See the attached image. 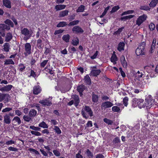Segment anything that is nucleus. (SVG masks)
I'll use <instances>...</instances> for the list:
<instances>
[{
  "mask_svg": "<svg viewBox=\"0 0 158 158\" xmlns=\"http://www.w3.org/2000/svg\"><path fill=\"white\" fill-rule=\"evenodd\" d=\"M86 113H87L90 117L93 116V112L91 109L87 106H85L84 109L81 110V114L83 117L87 119L88 118V116L87 115Z\"/></svg>",
  "mask_w": 158,
  "mask_h": 158,
  "instance_id": "f257e3e1",
  "label": "nucleus"
},
{
  "mask_svg": "<svg viewBox=\"0 0 158 158\" xmlns=\"http://www.w3.org/2000/svg\"><path fill=\"white\" fill-rule=\"evenodd\" d=\"M145 46V43L144 42H142L137 48L135 51V53L137 56L143 55L145 54L144 49Z\"/></svg>",
  "mask_w": 158,
  "mask_h": 158,
  "instance_id": "f03ea898",
  "label": "nucleus"
},
{
  "mask_svg": "<svg viewBox=\"0 0 158 158\" xmlns=\"http://www.w3.org/2000/svg\"><path fill=\"white\" fill-rule=\"evenodd\" d=\"M21 33L22 34L25 35V36L23 38V39L24 40H27L32 36L31 34L30 33L28 29L26 28H24L22 30Z\"/></svg>",
  "mask_w": 158,
  "mask_h": 158,
  "instance_id": "7ed1b4c3",
  "label": "nucleus"
},
{
  "mask_svg": "<svg viewBox=\"0 0 158 158\" xmlns=\"http://www.w3.org/2000/svg\"><path fill=\"white\" fill-rule=\"evenodd\" d=\"M147 18V16L145 14H143L139 17L136 20V24L138 26H140L143 22Z\"/></svg>",
  "mask_w": 158,
  "mask_h": 158,
  "instance_id": "20e7f679",
  "label": "nucleus"
},
{
  "mask_svg": "<svg viewBox=\"0 0 158 158\" xmlns=\"http://www.w3.org/2000/svg\"><path fill=\"white\" fill-rule=\"evenodd\" d=\"M25 52L24 54L26 56L27 55H29L31 53V45L29 43H27L25 44Z\"/></svg>",
  "mask_w": 158,
  "mask_h": 158,
  "instance_id": "39448f33",
  "label": "nucleus"
},
{
  "mask_svg": "<svg viewBox=\"0 0 158 158\" xmlns=\"http://www.w3.org/2000/svg\"><path fill=\"white\" fill-rule=\"evenodd\" d=\"M113 106V104L111 102L107 101L102 103L101 106V109L102 110H105L106 109L111 107Z\"/></svg>",
  "mask_w": 158,
  "mask_h": 158,
  "instance_id": "423d86ee",
  "label": "nucleus"
},
{
  "mask_svg": "<svg viewBox=\"0 0 158 158\" xmlns=\"http://www.w3.org/2000/svg\"><path fill=\"white\" fill-rule=\"evenodd\" d=\"M72 31L76 33H82L84 32L83 29L78 26L74 27L72 29Z\"/></svg>",
  "mask_w": 158,
  "mask_h": 158,
  "instance_id": "0eeeda50",
  "label": "nucleus"
},
{
  "mask_svg": "<svg viewBox=\"0 0 158 158\" xmlns=\"http://www.w3.org/2000/svg\"><path fill=\"white\" fill-rule=\"evenodd\" d=\"M21 123V120L20 118L17 116L15 117L12 120V123L15 125H19Z\"/></svg>",
  "mask_w": 158,
  "mask_h": 158,
  "instance_id": "6e6552de",
  "label": "nucleus"
},
{
  "mask_svg": "<svg viewBox=\"0 0 158 158\" xmlns=\"http://www.w3.org/2000/svg\"><path fill=\"white\" fill-rule=\"evenodd\" d=\"M72 98L74 100L75 102L74 104L75 106L76 107L77 106L80 102V100L78 96L76 94H75L74 95H72Z\"/></svg>",
  "mask_w": 158,
  "mask_h": 158,
  "instance_id": "1a4fd4ad",
  "label": "nucleus"
},
{
  "mask_svg": "<svg viewBox=\"0 0 158 158\" xmlns=\"http://www.w3.org/2000/svg\"><path fill=\"white\" fill-rule=\"evenodd\" d=\"M41 89L39 85L35 86L33 89V93L35 94H38L41 92Z\"/></svg>",
  "mask_w": 158,
  "mask_h": 158,
  "instance_id": "9d476101",
  "label": "nucleus"
},
{
  "mask_svg": "<svg viewBox=\"0 0 158 158\" xmlns=\"http://www.w3.org/2000/svg\"><path fill=\"white\" fill-rule=\"evenodd\" d=\"M86 87L83 85H81L78 86L77 88V90L80 93V94L81 95H82V92L85 89Z\"/></svg>",
  "mask_w": 158,
  "mask_h": 158,
  "instance_id": "9b49d317",
  "label": "nucleus"
},
{
  "mask_svg": "<svg viewBox=\"0 0 158 158\" xmlns=\"http://www.w3.org/2000/svg\"><path fill=\"white\" fill-rule=\"evenodd\" d=\"M39 103L44 106H50L52 104L51 102L47 100L40 101Z\"/></svg>",
  "mask_w": 158,
  "mask_h": 158,
  "instance_id": "f8f14e48",
  "label": "nucleus"
},
{
  "mask_svg": "<svg viewBox=\"0 0 158 158\" xmlns=\"http://www.w3.org/2000/svg\"><path fill=\"white\" fill-rule=\"evenodd\" d=\"M120 60L123 67L124 68H126L127 65V64L124 56L123 55L121 56Z\"/></svg>",
  "mask_w": 158,
  "mask_h": 158,
  "instance_id": "ddd939ff",
  "label": "nucleus"
},
{
  "mask_svg": "<svg viewBox=\"0 0 158 158\" xmlns=\"http://www.w3.org/2000/svg\"><path fill=\"white\" fill-rule=\"evenodd\" d=\"M101 72V70L99 69L93 70L91 71V73L94 76H97L99 75Z\"/></svg>",
  "mask_w": 158,
  "mask_h": 158,
  "instance_id": "4468645a",
  "label": "nucleus"
},
{
  "mask_svg": "<svg viewBox=\"0 0 158 158\" xmlns=\"http://www.w3.org/2000/svg\"><path fill=\"white\" fill-rule=\"evenodd\" d=\"M37 112L35 110L32 109L30 110L29 113V115L30 117H33L36 114Z\"/></svg>",
  "mask_w": 158,
  "mask_h": 158,
  "instance_id": "2eb2a0df",
  "label": "nucleus"
},
{
  "mask_svg": "<svg viewBox=\"0 0 158 158\" xmlns=\"http://www.w3.org/2000/svg\"><path fill=\"white\" fill-rule=\"evenodd\" d=\"M124 46L125 44L123 42H120V43L118 44V50L120 52H121L122 50H124Z\"/></svg>",
  "mask_w": 158,
  "mask_h": 158,
  "instance_id": "dca6fc26",
  "label": "nucleus"
},
{
  "mask_svg": "<svg viewBox=\"0 0 158 158\" xmlns=\"http://www.w3.org/2000/svg\"><path fill=\"white\" fill-rule=\"evenodd\" d=\"M4 121L7 124L10 123V114H6L4 116Z\"/></svg>",
  "mask_w": 158,
  "mask_h": 158,
  "instance_id": "f3484780",
  "label": "nucleus"
},
{
  "mask_svg": "<svg viewBox=\"0 0 158 158\" xmlns=\"http://www.w3.org/2000/svg\"><path fill=\"white\" fill-rule=\"evenodd\" d=\"M69 11L66 10L60 12L59 14V16L60 17H64L68 15Z\"/></svg>",
  "mask_w": 158,
  "mask_h": 158,
  "instance_id": "a211bd4d",
  "label": "nucleus"
},
{
  "mask_svg": "<svg viewBox=\"0 0 158 158\" xmlns=\"http://www.w3.org/2000/svg\"><path fill=\"white\" fill-rule=\"evenodd\" d=\"M66 7V6L64 5H56L55 7V9L56 10H59L63 9H64Z\"/></svg>",
  "mask_w": 158,
  "mask_h": 158,
  "instance_id": "6ab92c4d",
  "label": "nucleus"
},
{
  "mask_svg": "<svg viewBox=\"0 0 158 158\" xmlns=\"http://www.w3.org/2000/svg\"><path fill=\"white\" fill-rule=\"evenodd\" d=\"M0 34L3 37L5 35L4 27L2 24H0Z\"/></svg>",
  "mask_w": 158,
  "mask_h": 158,
  "instance_id": "aec40b11",
  "label": "nucleus"
},
{
  "mask_svg": "<svg viewBox=\"0 0 158 158\" xmlns=\"http://www.w3.org/2000/svg\"><path fill=\"white\" fill-rule=\"evenodd\" d=\"M10 90V85H6L0 88V90L2 92L8 91Z\"/></svg>",
  "mask_w": 158,
  "mask_h": 158,
  "instance_id": "412c9836",
  "label": "nucleus"
},
{
  "mask_svg": "<svg viewBox=\"0 0 158 158\" xmlns=\"http://www.w3.org/2000/svg\"><path fill=\"white\" fill-rule=\"evenodd\" d=\"M98 95L95 94L93 92L92 94V100L94 102H97L98 101Z\"/></svg>",
  "mask_w": 158,
  "mask_h": 158,
  "instance_id": "4be33fe9",
  "label": "nucleus"
},
{
  "mask_svg": "<svg viewBox=\"0 0 158 158\" xmlns=\"http://www.w3.org/2000/svg\"><path fill=\"white\" fill-rule=\"evenodd\" d=\"M134 15H130L127 16L122 17L120 18V20L122 21H126L127 19H129L132 18L134 17Z\"/></svg>",
  "mask_w": 158,
  "mask_h": 158,
  "instance_id": "5701e85b",
  "label": "nucleus"
},
{
  "mask_svg": "<svg viewBox=\"0 0 158 158\" xmlns=\"http://www.w3.org/2000/svg\"><path fill=\"white\" fill-rule=\"evenodd\" d=\"M143 99H138L136 98H134L133 100V103L136 104L138 105H139L141 102H143Z\"/></svg>",
  "mask_w": 158,
  "mask_h": 158,
  "instance_id": "b1692460",
  "label": "nucleus"
},
{
  "mask_svg": "<svg viewBox=\"0 0 158 158\" xmlns=\"http://www.w3.org/2000/svg\"><path fill=\"white\" fill-rule=\"evenodd\" d=\"M42 41L41 39H39L37 40V46L39 49H42Z\"/></svg>",
  "mask_w": 158,
  "mask_h": 158,
  "instance_id": "393cba45",
  "label": "nucleus"
},
{
  "mask_svg": "<svg viewBox=\"0 0 158 158\" xmlns=\"http://www.w3.org/2000/svg\"><path fill=\"white\" fill-rule=\"evenodd\" d=\"M70 36L69 34L64 35L62 37V39L66 43L69 42Z\"/></svg>",
  "mask_w": 158,
  "mask_h": 158,
  "instance_id": "a878e982",
  "label": "nucleus"
},
{
  "mask_svg": "<svg viewBox=\"0 0 158 158\" xmlns=\"http://www.w3.org/2000/svg\"><path fill=\"white\" fill-rule=\"evenodd\" d=\"M3 3L6 7L10 8V1L9 0H3Z\"/></svg>",
  "mask_w": 158,
  "mask_h": 158,
  "instance_id": "bb28decb",
  "label": "nucleus"
},
{
  "mask_svg": "<svg viewBox=\"0 0 158 158\" xmlns=\"http://www.w3.org/2000/svg\"><path fill=\"white\" fill-rule=\"evenodd\" d=\"M158 3V0H152L149 4V6L151 7L155 6Z\"/></svg>",
  "mask_w": 158,
  "mask_h": 158,
  "instance_id": "cd10ccee",
  "label": "nucleus"
},
{
  "mask_svg": "<svg viewBox=\"0 0 158 158\" xmlns=\"http://www.w3.org/2000/svg\"><path fill=\"white\" fill-rule=\"evenodd\" d=\"M9 44L8 43H6L3 45V49L5 52H7L9 50Z\"/></svg>",
  "mask_w": 158,
  "mask_h": 158,
  "instance_id": "c85d7f7f",
  "label": "nucleus"
},
{
  "mask_svg": "<svg viewBox=\"0 0 158 158\" xmlns=\"http://www.w3.org/2000/svg\"><path fill=\"white\" fill-rule=\"evenodd\" d=\"M67 25L66 22H61L58 24L56 26L57 27H64L66 26Z\"/></svg>",
  "mask_w": 158,
  "mask_h": 158,
  "instance_id": "c756f323",
  "label": "nucleus"
},
{
  "mask_svg": "<svg viewBox=\"0 0 158 158\" xmlns=\"http://www.w3.org/2000/svg\"><path fill=\"white\" fill-rule=\"evenodd\" d=\"M145 105H144V107L146 106L147 107L150 106L152 104V102L150 101V99H145Z\"/></svg>",
  "mask_w": 158,
  "mask_h": 158,
  "instance_id": "7c9ffc66",
  "label": "nucleus"
},
{
  "mask_svg": "<svg viewBox=\"0 0 158 158\" xmlns=\"http://www.w3.org/2000/svg\"><path fill=\"white\" fill-rule=\"evenodd\" d=\"M79 40L77 38L72 41V44L74 46H77L79 44Z\"/></svg>",
  "mask_w": 158,
  "mask_h": 158,
  "instance_id": "2f4dec72",
  "label": "nucleus"
},
{
  "mask_svg": "<svg viewBox=\"0 0 158 158\" xmlns=\"http://www.w3.org/2000/svg\"><path fill=\"white\" fill-rule=\"evenodd\" d=\"M39 126L44 128H47L48 127V125L44 121H42L40 123L39 125Z\"/></svg>",
  "mask_w": 158,
  "mask_h": 158,
  "instance_id": "473e14b6",
  "label": "nucleus"
},
{
  "mask_svg": "<svg viewBox=\"0 0 158 158\" xmlns=\"http://www.w3.org/2000/svg\"><path fill=\"white\" fill-rule=\"evenodd\" d=\"M103 121L104 122L106 123L108 125H112L113 123V122L112 121L107 118H104Z\"/></svg>",
  "mask_w": 158,
  "mask_h": 158,
  "instance_id": "72a5a7b5",
  "label": "nucleus"
},
{
  "mask_svg": "<svg viewBox=\"0 0 158 158\" xmlns=\"http://www.w3.org/2000/svg\"><path fill=\"white\" fill-rule=\"evenodd\" d=\"M110 60L111 62L116 63L115 62L117 60V58L115 55H113L110 58Z\"/></svg>",
  "mask_w": 158,
  "mask_h": 158,
  "instance_id": "f704fd0d",
  "label": "nucleus"
},
{
  "mask_svg": "<svg viewBox=\"0 0 158 158\" xmlns=\"http://www.w3.org/2000/svg\"><path fill=\"white\" fill-rule=\"evenodd\" d=\"M85 10V6L83 5H81L79 6L78 9L77 10V12H83Z\"/></svg>",
  "mask_w": 158,
  "mask_h": 158,
  "instance_id": "c9c22d12",
  "label": "nucleus"
},
{
  "mask_svg": "<svg viewBox=\"0 0 158 158\" xmlns=\"http://www.w3.org/2000/svg\"><path fill=\"white\" fill-rule=\"evenodd\" d=\"M140 9L141 10H149L150 9V8L149 7L147 6H141L140 7Z\"/></svg>",
  "mask_w": 158,
  "mask_h": 158,
  "instance_id": "e433bc0d",
  "label": "nucleus"
},
{
  "mask_svg": "<svg viewBox=\"0 0 158 158\" xmlns=\"http://www.w3.org/2000/svg\"><path fill=\"white\" fill-rule=\"evenodd\" d=\"M79 22V21L78 20L72 21L69 23L68 24V26H71L77 25L78 23Z\"/></svg>",
  "mask_w": 158,
  "mask_h": 158,
  "instance_id": "4c0bfd02",
  "label": "nucleus"
},
{
  "mask_svg": "<svg viewBox=\"0 0 158 158\" xmlns=\"http://www.w3.org/2000/svg\"><path fill=\"white\" fill-rule=\"evenodd\" d=\"M48 60H44L40 64V66L41 68H44L46 64H47L48 62Z\"/></svg>",
  "mask_w": 158,
  "mask_h": 158,
  "instance_id": "58836bf2",
  "label": "nucleus"
},
{
  "mask_svg": "<svg viewBox=\"0 0 158 158\" xmlns=\"http://www.w3.org/2000/svg\"><path fill=\"white\" fill-rule=\"evenodd\" d=\"M85 81L88 84H89L91 82L89 77L88 75H86L85 77Z\"/></svg>",
  "mask_w": 158,
  "mask_h": 158,
  "instance_id": "ea45409f",
  "label": "nucleus"
},
{
  "mask_svg": "<svg viewBox=\"0 0 158 158\" xmlns=\"http://www.w3.org/2000/svg\"><path fill=\"white\" fill-rule=\"evenodd\" d=\"M119 9V7L118 6H115L112 8V10L110 11V13H112L117 11Z\"/></svg>",
  "mask_w": 158,
  "mask_h": 158,
  "instance_id": "a19ab883",
  "label": "nucleus"
},
{
  "mask_svg": "<svg viewBox=\"0 0 158 158\" xmlns=\"http://www.w3.org/2000/svg\"><path fill=\"white\" fill-rule=\"evenodd\" d=\"M134 11L133 10H129L127 11L123 12L121 16H123L127 14H129L133 13Z\"/></svg>",
  "mask_w": 158,
  "mask_h": 158,
  "instance_id": "79ce46f5",
  "label": "nucleus"
},
{
  "mask_svg": "<svg viewBox=\"0 0 158 158\" xmlns=\"http://www.w3.org/2000/svg\"><path fill=\"white\" fill-rule=\"evenodd\" d=\"M112 110L114 112H119L120 110V108L117 106H113L112 108Z\"/></svg>",
  "mask_w": 158,
  "mask_h": 158,
  "instance_id": "37998d69",
  "label": "nucleus"
},
{
  "mask_svg": "<svg viewBox=\"0 0 158 158\" xmlns=\"http://www.w3.org/2000/svg\"><path fill=\"white\" fill-rule=\"evenodd\" d=\"M128 98L127 97H125L123 99V104L125 106H127L128 105Z\"/></svg>",
  "mask_w": 158,
  "mask_h": 158,
  "instance_id": "c03bdc74",
  "label": "nucleus"
},
{
  "mask_svg": "<svg viewBox=\"0 0 158 158\" xmlns=\"http://www.w3.org/2000/svg\"><path fill=\"white\" fill-rule=\"evenodd\" d=\"M49 66L48 65H47L44 69V70L46 71L48 73H50L51 74H52L54 73V72L51 69H48Z\"/></svg>",
  "mask_w": 158,
  "mask_h": 158,
  "instance_id": "a18cd8bd",
  "label": "nucleus"
},
{
  "mask_svg": "<svg viewBox=\"0 0 158 158\" xmlns=\"http://www.w3.org/2000/svg\"><path fill=\"white\" fill-rule=\"evenodd\" d=\"M86 154L89 158H92L93 157V153L89 151V149H87L86 152Z\"/></svg>",
  "mask_w": 158,
  "mask_h": 158,
  "instance_id": "49530a36",
  "label": "nucleus"
},
{
  "mask_svg": "<svg viewBox=\"0 0 158 158\" xmlns=\"http://www.w3.org/2000/svg\"><path fill=\"white\" fill-rule=\"evenodd\" d=\"M54 127V130L57 134H60L61 133V131L58 127L55 126Z\"/></svg>",
  "mask_w": 158,
  "mask_h": 158,
  "instance_id": "de8ad7c7",
  "label": "nucleus"
},
{
  "mask_svg": "<svg viewBox=\"0 0 158 158\" xmlns=\"http://www.w3.org/2000/svg\"><path fill=\"white\" fill-rule=\"evenodd\" d=\"M149 27L150 30L153 31L155 27V25L153 23H151L149 25Z\"/></svg>",
  "mask_w": 158,
  "mask_h": 158,
  "instance_id": "09e8293b",
  "label": "nucleus"
},
{
  "mask_svg": "<svg viewBox=\"0 0 158 158\" xmlns=\"http://www.w3.org/2000/svg\"><path fill=\"white\" fill-rule=\"evenodd\" d=\"M31 133L32 135H34L36 136H40L41 135V134L40 132H39L38 131H31Z\"/></svg>",
  "mask_w": 158,
  "mask_h": 158,
  "instance_id": "8fccbe9b",
  "label": "nucleus"
},
{
  "mask_svg": "<svg viewBox=\"0 0 158 158\" xmlns=\"http://www.w3.org/2000/svg\"><path fill=\"white\" fill-rule=\"evenodd\" d=\"M31 117H30V116L28 117V116L24 115L23 116V119L25 121L27 122H29L31 120Z\"/></svg>",
  "mask_w": 158,
  "mask_h": 158,
  "instance_id": "3c124183",
  "label": "nucleus"
},
{
  "mask_svg": "<svg viewBox=\"0 0 158 158\" xmlns=\"http://www.w3.org/2000/svg\"><path fill=\"white\" fill-rule=\"evenodd\" d=\"M30 128L35 131H40V128L39 127H35L34 126H30Z\"/></svg>",
  "mask_w": 158,
  "mask_h": 158,
  "instance_id": "603ef678",
  "label": "nucleus"
},
{
  "mask_svg": "<svg viewBox=\"0 0 158 158\" xmlns=\"http://www.w3.org/2000/svg\"><path fill=\"white\" fill-rule=\"evenodd\" d=\"M64 31V30L59 29L55 31L54 34L55 35H56L57 34L62 33Z\"/></svg>",
  "mask_w": 158,
  "mask_h": 158,
  "instance_id": "864d4df0",
  "label": "nucleus"
},
{
  "mask_svg": "<svg viewBox=\"0 0 158 158\" xmlns=\"http://www.w3.org/2000/svg\"><path fill=\"white\" fill-rule=\"evenodd\" d=\"M13 45L12 47L14 49L17 50L18 49V45L17 44L16 42L13 41Z\"/></svg>",
  "mask_w": 158,
  "mask_h": 158,
  "instance_id": "5fc2aeb1",
  "label": "nucleus"
},
{
  "mask_svg": "<svg viewBox=\"0 0 158 158\" xmlns=\"http://www.w3.org/2000/svg\"><path fill=\"white\" fill-rule=\"evenodd\" d=\"M3 27H4V30H9L10 29V25L6 24H2Z\"/></svg>",
  "mask_w": 158,
  "mask_h": 158,
  "instance_id": "6e6d98bb",
  "label": "nucleus"
},
{
  "mask_svg": "<svg viewBox=\"0 0 158 158\" xmlns=\"http://www.w3.org/2000/svg\"><path fill=\"white\" fill-rule=\"evenodd\" d=\"M10 40V33H8L6 36L5 41L8 42Z\"/></svg>",
  "mask_w": 158,
  "mask_h": 158,
  "instance_id": "4d7b16f0",
  "label": "nucleus"
},
{
  "mask_svg": "<svg viewBox=\"0 0 158 158\" xmlns=\"http://www.w3.org/2000/svg\"><path fill=\"white\" fill-rule=\"evenodd\" d=\"M54 154L56 156H60V153L59 152L56 150H54L53 151Z\"/></svg>",
  "mask_w": 158,
  "mask_h": 158,
  "instance_id": "13d9d810",
  "label": "nucleus"
},
{
  "mask_svg": "<svg viewBox=\"0 0 158 158\" xmlns=\"http://www.w3.org/2000/svg\"><path fill=\"white\" fill-rule=\"evenodd\" d=\"M98 51H96V52L94 53V55L93 56H91V59H95L96 58V57H97V56L98 55Z\"/></svg>",
  "mask_w": 158,
  "mask_h": 158,
  "instance_id": "bf43d9fd",
  "label": "nucleus"
},
{
  "mask_svg": "<svg viewBox=\"0 0 158 158\" xmlns=\"http://www.w3.org/2000/svg\"><path fill=\"white\" fill-rule=\"evenodd\" d=\"M19 67V70L21 71H23L25 68V67L23 64H20Z\"/></svg>",
  "mask_w": 158,
  "mask_h": 158,
  "instance_id": "052dcab7",
  "label": "nucleus"
},
{
  "mask_svg": "<svg viewBox=\"0 0 158 158\" xmlns=\"http://www.w3.org/2000/svg\"><path fill=\"white\" fill-rule=\"evenodd\" d=\"M143 74L142 73L139 74V75H136L135 77H136V79L139 80L140 78H141Z\"/></svg>",
  "mask_w": 158,
  "mask_h": 158,
  "instance_id": "680f3d73",
  "label": "nucleus"
},
{
  "mask_svg": "<svg viewBox=\"0 0 158 158\" xmlns=\"http://www.w3.org/2000/svg\"><path fill=\"white\" fill-rule=\"evenodd\" d=\"M110 7V6H108L105 9L104 11L102 13V14H103V15H106L107 11L109 9Z\"/></svg>",
  "mask_w": 158,
  "mask_h": 158,
  "instance_id": "e2e57ef3",
  "label": "nucleus"
},
{
  "mask_svg": "<svg viewBox=\"0 0 158 158\" xmlns=\"http://www.w3.org/2000/svg\"><path fill=\"white\" fill-rule=\"evenodd\" d=\"M40 151L44 156H48L47 153L44 150L40 149Z\"/></svg>",
  "mask_w": 158,
  "mask_h": 158,
  "instance_id": "0e129e2a",
  "label": "nucleus"
},
{
  "mask_svg": "<svg viewBox=\"0 0 158 158\" xmlns=\"http://www.w3.org/2000/svg\"><path fill=\"white\" fill-rule=\"evenodd\" d=\"M18 151V149L16 148L10 146V151L16 152Z\"/></svg>",
  "mask_w": 158,
  "mask_h": 158,
  "instance_id": "69168bd1",
  "label": "nucleus"
},
{
  "mask_svg": "<svg viewBox=\"0 0 158 158\" xmlns=\"http://www.w3.org/2000/svg\"><path fill=\"white\" fill-rule=\"evenodd\" d=\"M86 125L87 127H89V126L92 127L93 126L92 122L90 121H88L87 123L86 124Z\"/></svg>",
  "mask_w": 158,
  "mask_h": 158,
  "instance_id": "338daca9",
  "label": "nucleus"
},
{
  "mask_svg": "<svg viewBox=\"0 0 158 158\" xmlns=\"http://www.w3.org/2000/svg\"><path fill=\"white\" fill-rule=\"evenodd\" d=\"M104 156L102 154H98L96 155V158H104Z\"/></svg>",
  "mask_w": 158,
  "mask_h": 158,
  "instance_id": "774afa93",
  "label": "nucleus"
}]
</instances>
